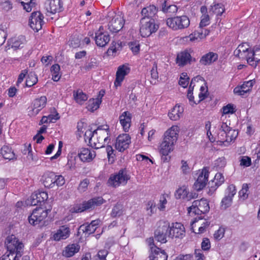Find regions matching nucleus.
Here are the masks:
<instances>
[{"instance_id": "nucleus-1", "label": "nucleus", "mask_w": 260, "mask_h": 260, "mask_svg": "<svg viewBox=\"0 0 260 260\" xmlns=\"http://www.w3.org/2000/svg\"><path fill=\"white\" fill-rule=\"evenodd\" d=\"M179 132V127L173 125L165 132L159 149V152L162 155H168L173 150V146L178 139Z\"/></svg>"}, {"instance_id": "nucleus-2", "label": "nucleus", "mask_w": 260, "mask_h": 260, "mask_svg": "<svg viewBox=\"0 0 260 260\" xmlns=\"http://www.w3.org/2000/svg\"><path fill=\"white\" fill-rule=\"evenodd\" d=\"M5 243L8 251L5 254H12L17 256V259L19 260L23 252V244L13 235L8 236Z\"/></svg>"}, {"instance_id": "nucleus-3", "label": "nucleus", "mask_w": 260, "mask_h": 260, "mask_svg": "<svg viewBox=\"0 0 260 260\" xmlns=\"http://www.w3.org/2000/svg\"><path fill=\"white\" fill-rule=\"evenodd\" d=\"M159 28L154 19L143 17L139 23V33L142 37H148L156 32Z\"/></svg>"}, {"instance_id": "nucleus-4", "label": "nucleus", "mask_w": 260, "mask_h": 260, "mask_svg": "<svg viewBox=\"0 0 260 260\" xmlns=\"http://www.w3.org/2000/svg\"><path fill=\"white\" fill-rule=\"evenodd\" d=\"M166 24L174 31L182 30L188 27L190 19L186 15L176 16L168 18Z\"/></svg>"}, {"instance_id": "nucleus-5", "label": "nucleus", "mask_w": 260, "mask_h": 260, "mask_svg": "<svg viewBox=\"0 0 260 260\" xmlns=\"http://www.w3.org/2000/svg\"><path fill=\"white\" fill-rule=\"evenodd\" d=\"M109 128L98 127L94 130V134L90 141V145L95 149H99L104 147L105 142L109 138Z\"/></svg>"}, {"instance_id": "nucleus-6", "label": "nucleus", "mask_w": 260, "mask_h": 260, "mask_svg": "<svg viewBox=\"0 0 260 260\" xmlns=\"http://www.w3.org/2000/svg\"><path fill=\"white\" fill-rule=\"evenodd\" d=\"M104 200L102 197L93 198L82 204L77 205L71 209L73 213L82 212L86 210L93 209L96 206H100L103 203Z\"/></svg>"}, {"instance_id": "nucleus-7", "label": "nucleus", "mask_w": 260, "mask_h": 260, "mask_svg": "<svg viewBox=\"0 0 260 260\" xmlns=\"http://www.w3.org/2000/svg\"><path fill=\"white\" fill-rule=\"evenodd\" d=\"M210 207L207 200L202 199L201 200H196L193 202L191 206L188 208V213L191 212L194 214L200 215L206 213L209 211Z\"/></svg>"}, {"instance_id": "nucleus-8", "label": "nucleus", "mask_w": 260, "mask_h": 260, "mask_svg": "<svg viewBox=\"0 0 260 260\" xmlns=\"http://www.w3.org/2000/svg\"><path fill=\"white\" fill-rule=\"evenodd\" d=\"M130 177L125 170H121L117 174L111 175L108 181L109 186L117 187L120 185H125Z\"/></svg>"}, {"instance_id": "nucleus-9", "label": "nucleus", "mask_w": 260, "mask_h": 260, "mask_svg": "<svg viewBox=\"0 0 260 260\" xmlns=\"http://www.w3.org/2000/svg\"><path fill=\"white\" fill-rule=\"evenodd\" d=\"M170 223L168 221H160L159 225L154 232V238L156 240L161 243H165L167 237L169 235Z\"/></svg>"}, {"instance_id": "nucleus-10", "label": "nucleus", "mask_w": 260, "mask_h": 260, "mask_svg": "<svg viewBox=\"0 0 260 260\" xmlns=\"http://www.w3.org/2000/svg\"><path fill=\"white\" fill-rule=\"evenodd\" d=\"M50 210H45L42 208H37L28 217L29 222L32 225H37L43 221L48 215Z\"/></svg>"}, {"instance_id": "nucleus-11", "label": "nucleus", "mask_w": 260, "mask_h": 260, "mask_svg": "<svg viewBox=\"0 0 260 260\" xmlns=\"http://www.w3.org/2000/svg\"><path fill=\"white\" fill-rule=\"evenodd\" d=\"M131 143V138L128 134H121L116 139L115 148L119 152H123L128 148Z\"/></svg>"}, {"instance_id": "nucleus-12", "label": "nucleus", "mask_w": 260, "mask_h": 260, "mask_svg": "<svg viewBox=\"0 0 260 260\" xmlns=\"http://www.w3.org/2000/svg\"><path fill=\"white\" fill-rule=\"evenodd\" d=\"M43 19L44 16L40 12H33L29 21L30 27L35 31H38L42 27Z\"/></svg>"}, {"instance_id": "nucleus-13", "label": "nucleus", "mask_w": 260, "mask_h": 260, "mask_svg": "<svg viewBox=\"0 0 260 260\" xmlns=\"http://www.w3.org/2000/svg\"><path fill=\"white\" fill-rule=\"evenodd\" d=\"M168 236L173 238H183L185 234V230L184 225L181 223H173L170 225Z\"/></svg>"}, {"instance_id": "nucleus-14", "label": "nucleus", "mask_w": 260, "mask_h": 260, "mask_svg": "<svg viewBox=\"0 0 260 260\" xmlns=\"http://www.w3.org/2000/svg\"><path fill=\"white\" fill-rule=\"evenodd\" d=\"M245 58L241 59H245L249 65L255 67L260 60V48L254 47L253 50L249 49L246 54Z\"/></svg>"}, {"instance_id": "nucleus-15", "label": "nucleus", "mask_w": 260, "mask_h": 260, "mask_svg": "<svg viewBox=\"0 0 260 260\" xmlns=\"http://www.w3.org/2000/svg\"><path fill=\"white\" fill-rule=\"evenodd\" d=\"M47 103V98L45 96H42L40 98L36 99L32 103V106L28 111V115L30 116H35L43 109Z\"/></svg>"}, {"instance_id": "nucleus-16", "label": "nucleus", "mask_w": 260, "mask_h": 260, "mask_svg": "<svg viewBox=\"0 0 260 260\" xmlns=\"http://www.w3.org/2000/svg\"><path fill=\"white\" fill-rule=\"evenodd\" d=\"M124 19L120 15H115L109 22L108 29L112 32H117L123 27Z\"/></svg>"}, {"instance_id": "nucleus-17", "label": "nucleus", "mask_w": 260, "mask_h": 260, "mask_svg": "<svg viewBox=\"0 0 260 260\" xmlns=\"http://www.w3.org/2000/svg\"><path fill=\"white\" fill-rule=\"evenodd\" d=\"M209 171L208 169L204 168L199 174L193 186L197 190H200L203 189L206 185L209 177Z\"/></svg>"}, {"instance_id": "nucleus-18", "label": "nucleus", "mask_w": 260, "mask_h": 260, "mask_svg": "<svg viewBox=\"0 0 260 260\" xmlns=\"http://www.w3.org/2000/svg\"><path fill=\"white\" fill-rule=\"evenodd\" d=\"M236 193V187L233 184L230 185L225 191V195L221 201V206L224 209H226L231 206L232 203L233 198Z\"/></svg>"}, {"instance_id": "nucleus-19", "label": "nucleus", "mask_w": 260, "mask_h": 260, "mask_svg": "<svg viewBox=\"0 0 260 260\" xmlns=\"http://www.w3.org/2000/svg\"><path fill=\"white\" fill-rule=\"evenodd\" d=\"M80 159L84 162H91L95 157V151L91 149L82 148L78 152Z\"/></svg>"}, {"instance_id": "nucleus-20", "label": "nucleus", "mask_w": 260, "mask_h": 260, "mask_svg": "<svg viewBox=\"0 0 260 260\" xmlns=\"http://www.w3.org/2000/svg\"><path fill=\"white\" fill-rule=\"evenodd\" d=\"M45 9L47 13L55 14L62 11V4L61 0H47L45 4Z\"/></svg>"}, {"instance_id": "nucleus-21", "label": "nucleus", "mask_w": 260, "mask_h": 260, "mask_svg": "<svg viewBox=\"0 0 260 260\" xmlns=\"http://www.w3.org/2000/svg\"><path fill=\"white\" fill-rule=\"evenodd\" d=\"M129 68L125 65L120 66L118 67L116 72V77L114 82L116 87L120 86L124 77L129 72Z\"/></svg>"}, {"instance_id": "nucleus-22", "label": "nucleus", "mask_w": 260, "mask_h": 260, "mask_svg": "<svg viewBox=\"0 0 260 260\" xmlns=\"http://www.w3.org/2000/svg\"><path fill=\"white\" fill-rule=\"evenodd\" d=\"M102 27L95 33V41L96 45L100 47L105 46L110 41L109 35L101 31Z\"/></svg>"}, {"instance_id": "nucleus-23", "label": "nucleus", "mask_w": 260, "mask_h": 260, "mask_svg": "<svg viewBox=\"0 0 260 260\" xmlns=\"http://www.w3.org/2000/svg\"><path fill=\"white\" fill-rule=\"evenodd\" d=\"M255 81L254 80H250L248 81L244 82L240 86H237L234 89V92L239 95H243L251 90L253 84Z\"/></svg>"}, {"instance_id": "nucleus-24", "label": "nucleus", "mask_w": 260, "mask_h": 260, "mask_svg": "<svg viewBox=\"0 0 260 260\" xmlns=\"http://www.w3.org/2000/svg\"><path fill=\"white\" fill-rule=\"evenodd\" d=\"M25 42V38L23 36L12 38L8 41L9 48H11L13 50L21 48L23 47Z\"/></svg>"}, {"instance_id": "nucleus-25", "label": "nucleus", "mask_w": 260, "mask_h": 260, "mask_svg": "<svg viewBox=\"0 0 260 260\" xmlns=\"http://www.w3.org/2000/svg\"><path fill=\"white\" fill-rule=\"evenodd\" d=\"M132 114L128 111L123 112L119 117L121 125L124 132H128L131 126Z\"/></svg>"}, {"instance_id": "nucleus-26", "label": "nucleus", "mask_w": 260, "mask_h": 260, "mask_svg": "<svg viewBox=\"0 0 260 260\" xmlns=\"http://www.w3.org/2000/svg\"><path fill=\"white\" fill-rule=\"evenodd\" d=\"M70 235V230L68 226H60L57 230L56 232L53 235V239L55 241L66 239Z\"/></svg>"}, {"instance_id": "nucleus-27", "label": "nucleus", "mask_w": 260, "mask_h": 260, "mask_svg": "<svg viewBox=\"0 0 260 260\" xmlns=\"http://www.w3.org/2000/svg\"><path fill=\"white\" fill-rule=\"evenodd\" d=\"M168 256L164 250H161L157 247H151L149 255L150 260H167Z\"/></svg>"}, {"instance_id": "nucleus-28", "label": "nucleus", "mask_w": 260, "mask_h": 260, "mask_svg": "<svg viewBox=\"0 0 260 260\" xmlns=\"http://www.w3.org/2000/svg\"><path fill=\"white\" fill-rule=\"evenodd\" d=\"M191 60V57L190 53L185 50L178 54L176 58V63L180 67H182L188 63H190Z\"/></svg>"}, {"instance_id": "nucleus-29", "label": "nucleus", "mask_w": 260, "mask_h": 260, "mask_svg": "<svg viewBox=\"0 0 260 260\" xmlns=\"http://www.w3.org/2000/svg\"><path fill=\"white\" fill-rule=\"evenodd\" d=\"M176 198L178 199H186L190 200L192 199L196 198L197 196L196 193H189L188 189L185 186H182L178 188L175 193Z\"/></svg>"}, {"instance_id": "nucleus-30", "label": "nucleus", "mask_w": 260, "mask_h": 260, "mask_svg": "<svg viewBox=\"0 0 260 260\" xmlns=\"http://www.w3.org/2000/svg\"><path fill=\"white\" fill-rule=\"evenodd\" d=\"M218 59V55L216 53L210 52L202 56L199 62L204 66L209 65Z\"/></svg>"}, {"instance_id": "nucleus-31", "label": "nucleus", "mask_w": 260, "mask_h": 260, "mask_svg": "<svg viewBox=\"0 0 260 260\" xmlns=\"http://www.w3.org/2000/svg\"><path fill=\"white\" fill-rule=\"evenodd\" d=\"M224 181L223 176L220 173L216 174L213 180L209 183L210 191H214Z\"/></svg>"}, {"instance_id": "nucleus-32", "label": "nucleus", "mask_w": 260, "mask_h": 260, "mask_svg": "<svg viewBox=\"0 0 260 260\" xmlns=\"http://www.w3.org/2000/svg\"><path fill=\"white\" fill-rule=\"evenodd\" d=\"M55 174L52 172L45 173L42 176L43 183L45 187L52 188L54 187Z\"/></svg>"}, {"instance_id": "nucleus-33", "label": "nucleus", "mask_w": 260, "mask_h": 260, "mask_svg": "<svg viewBox=\"0 0 260 260\" xmlns=\"http://www.w3.org/2000/svg\"><path fill=\"white\" fill-rule=\"evenodd\" d=\"M80 249V246L77 244H72L68 245L66 247L62 252L63 256L67 257L73 256L75 253H77Z\"/></svg>"}, {"instance_id": "nucleus-34", "label": "nucleus", "mask_w": 260, "mask_h": 260, "mask_svg": "<svg viewBox=\"0 0 260 260\" xmlns=\"http://www.w3.org/2000/svg\"><path fill=\"white\" fill-rule=\"evenodd\" d=\"M249 49V45L247 43H242L234 51V54L240 59L245 58L246 54Z\"/></svg>"}, {"instance_id": "nucleus-35", "label": "nucleus", "mask_w": 260, "mask_h": 260, "mask_svg": "<svg viewBox=\"0 0 260 260\" xmlns=\"http://www.w3.org/2000/svg\"><path fill=\"white\" fill-rule=\"evenodd\" d=\"M183 109L180 106L176 105L168 113V116L172 120H178L182 116Z\"/></svg>"}, {"instance_id": "nucleus-36", "label": "nucleus", "mask_w": 260, "mask_h": 260, "mask_svg": "<svg viewBox=\"0 0 260 260\" xmlns=\"http://www.w3.org/2000/svg\"><path fill=\"white\" fill-rule=\"evenodd\" d=\"M202 78L200 76H197L196 77L192 79L187 94V97L189 100V103L191 106L198 104L197 100H194V97L193 96V89L194 85L192 86L194 81L198 80V79H201Z\"/></svg>"}, {"instance_id": "nucleus-37", "label": "nucleus", "mask_w": 260, "mask_h": 260, "mask_svg": "<svg viewBox=\"0 0 260 260\" xmlns=\"http://www.w3.org/2000/svg\"><path fill=\"white\" fill-rule=\"evenodd\" d=\"M157 13L156 8L154 5H150L147 7L144 8L141 11L143 17L153 19V17Z\"/></svg>"}, {"instance_id": "nucleus-38", "label": "nucleus", "mask_w": 260, "mask_h": 260, "mask_svg": "<svg viewBox=\"0 0 260 260\" xmlns=\"http://www.w3.org/2000/svg\"><path fill=\"white\" fill-rule=\"evenodd\" d=\"M0 152L5 159L11 160L15 158V153L8 146H4L1 148Z\"/></svg>"}, {"instance_id": "nucleus-39", "label": "nucleus", "mask_w": 260, "mask_h": 260, "mask_svg": "<svg viewBox=\"0 0 260 260\" xmlns=\"http://www.w3.org/2000/svg\"><path fill=\"white\" fill-rule=\"evenodd\" d=\"M161 10L168 14H173L177 12L178 8L176 5H171L166 1H164L161 5Z\"/></svg>"}, {"instance_id": "nucleus-40", "label": "nucleus", "mask_w": 260, "mask_h": 260, "mask_svg": "<svg viewBox=\"0 0 260 260\" xmlns=\"http://www.w3.org/2000/svg\"><path fill=\"white\" fill-rule=\"evenodd\" d=\"M73 96L76 102L81 105L88 99L87 95L80 89L74 91L73 92Z\"/></svg>"}, {"instance_id": "nucleus-41", "label": "nucleus", "mask_w": 260, "mask_h": 260, "mask_svg": "<svg viewBox=\"0 0 260 260\" xmlns=\"http://www.w3.org/2000/svg\"><path fill=\"white\" fill-rule=\"evenodd\" d=\"M229 126L226 123H222L219 132L218 134V139L221 142H226V132L228 130Z\"/></svg>"}, {"instance_id": "nucleus-42", "label": "nucleus", "mask_w": 260, "mask_h": 260, "mask_svg": "<svg viewBox=\"0 0 260 260\" xmlns=\"http://www.w3.org/2000/svg\"><path fill=\"white\" fill-rule=\"evenodd\" d=\"M202 218L195 219L194 220L191 222V230L195 234H202L203 233V226H201Z\"/></svg>"}, {"instance_id": "nucleus-43", "label": "nucleus", "mask_w": 260, "mask_h": 260, "mask_svg": "<svg viewBox=\"0 0 260 260\" xmlns=\"http://www.w3.org/2000/svg\"><path fill=\"white\" fill-rule=\"evenodd\" d=\"M102 102L99 98L90 99L88 102L87 108L89 111L93 112L97 110Z\"/></svg>"}, {"instance_id": "nucleus-44", "label": "nucleus", "mask_w": 260, "mask_h": 260, "mask_svg": "<svg viewBox=\"0 0 260 260\" xmlns=\"http://www.w3.org/2000/svg\"><path fill=\"white\" fill-rule=\"evenodd\" d=\"M60 69V66L58 64H55L51 67L52 79L54 81H58L60 79L61 76Z\"/></svg>"}, {"instance_id": "nucleus-45", "label": "nucleus", "mask_w": 260, "mask_h": 260, "mask_svg": "<svg viewBox=\"0 0 260 260\" xmlns=\"http://www.w3.org/2000/svg\"><path fill=\"white\" fill-rule=\"evenodd\" d=\"M183 40L186 42H196L200 41L202 39L200 36L199 30H196L188 36L185 37Z\"/></svg>"}, {"instance_id": "nucleus-46", "label": "nucleus", "mask_w": 260, "mask_h": 260, "mask_svg": "<svg viewBox=\"0 0 260 260\" xmlns=\"http://www.w3.org/2000/svg\"><path fill=\"white\" fill-rule=\"evenodd\" d=\"M81 38L79 35H75L71 37L69 41V44L73 48H77L80 46Z\"/></svg>"}, {"instance_id": "nucleus-47", "label": "nucleus", "mask_w": 260, "mask_h": 260, "mask_svg": "<svg viewBox=\"0 0 260 260\" xmlns=\"http://www.w3.org/2000/svg\"><path fill=\"white\" fill-rule=\"evenodd\" d=\"M38 82V78L36 74L30 73L26 80L25 84L27 87H31Z\"/></svg>"}, {"instance_id": "nucleus-48", "label": "nucleus", "mask_w": 260, "mask_h": 260, "mask_svg": "<svg viewBox=\"0 0 260 260\" xmlns=\"http://www.w3.org/2000/svg\"><path fill=\"white\" fill-rule=\"evenodd\" d=\"M226 142L230 143L236 139L237 137L238 133L235 129H232L229 126L228 130L226 131Z\"/></svg>"}, {"instance_id": "nucleus-49", "label": "nucleus", "mask_w": 260, "mask_h": 260, "mask_svg": "<svg viewBox=\"0 0 260 260\" xmlns=\"http://www.w3.org/2000/svg\"><path fill=\"white\" fill-rule=\"evenodd\" d=\"M146 209L147 211V214L149 216H151L155 213L156 211V205L153 201H149L146 204Z\"/></svg>"}, {"instance_id": "nucleus-50", "label": "nucleus", "mask_w": 260, "mask_h": 260, "mask_svg": "<svg viewBox=\"0 0 260 260\" xmlns=\"http://www.w3.org/2000/svg\"><path fill=\"white\" fill-rule=\"evenodd\" d=\"M97 227H93V225L90 224H83L80 226V229L82 230L83 233H85L87 234H91L93 233Z\"/></svg>"}, {"instance_id": "nucleus-51", "label": "nucleus", "mask_w": 260, "mask_h": 260, "mask_svg": "<svg viewBox=\"0 0 260 260\" xmlns=\"http://www.w3.org/2000/svg\"><path fill=\"white\" fill-rule=\"evenodd\" d=\"M226 165V159L224 157H219L215 160L213 165L214 168L216 170L220 169Z\"/></svg>"}, {"instance_id": "nucleus-52", "label": "nucleus", "mask_w": 260, "mask_h": 260, "mask_svg": "<svg viewBox=\"0 0 260 260\" xmlns=\"http://www.w3.org/2000/svg\"><path fill=\"white\" fill-rule=\"evenodd\" d=\"M123 213L122 207L120 204H116L112 209L111 215L112 217H115L120 216Z\"/></svg>"}, {"instance_id": "nucleus-53", "label": "nucleus", "mask_w": 260, "mask_h": 260, "mask_svg": "<svg viewBox=\"0 0 260 260\" xmlns=\"http://www.w3.org/2000/svg\"><path fill=\"white\" fill-rule=\"evenodd\" d=\"M35 197L37 198L40 203L46 201L48 198L47 193L45 191H40L34 193V198Z\"/></svg>"}, {"instance_id": "nucleus-54", "label": "nucleus", "mask_w": 260, "mask_h": 260, "mask_svg": "<svg viewBox=\"0 0 260 260\" xmlns=\"http://www.w3.org/2000/svg\"><path fill=\"white\" fill-rule=\"evenodd\" d=\"M21 4L23 7L24 9L27 12H29L31 11L32 8L35 7L36 2L35 1H31L29 2H21Z\"/></svg>"}, {"instance_id": "nucleus-55", "label": "nucleus", "mask_w": 260, "mask_h": 260, "mask_svg": "<svg viewBox=\"0 0 260 260\" xmlns=\"http://www.w3.org/2000/svg\"><path fill=\"white\" fill-rule=\"evenodd\" d=\"M248 185L247 184L245 183L243 184L242 188L239 191V196L243 200H245L248 198Z\"/></svg>"}, {"instance_id": "nucleus-56", "label": "nucleus", "mask_w": 260, "mask_h": 260, "mask_svg": "<svg viewBox=\"0 0 260 260\" xmlns=\"http://www.w3.org/2000/svg\"><path fill=\"white\" fill-rule=\"evenodd\" d=\"M189 77H187L186 73H182L179 81V84L183 88L187 86L189 83Z\"/></svg>"}, {"instance_id": "nucleus-57", "label": "nucleus", "mask_w": 260, "mask_h": 260, "mask_svg": "<svg viewBox=\"0 0 260 260\" xmlns=\"http://www.w3.org/2000/svg\"><path fill=\"white\" fill-rule=\"evenodd\" d=\"M129 47L132 52L136 54L140 50V44L138 42H132L128 44Z\"/></svg>"}, {"instance_id": "nucleus-58", "label": "nucleus", "mask_w": 260, "mask_h": 260, "mask_svg": "<svg viewBox=\"0 0 260 260\" xmlns=\"http://www.w3.org/2000/svg\"><path fill=\"white\" fill-rule=\"evenodd\" d=\"M212 9L214 13L217 15H221L224 11V8L221 4L215 5Z\"/></svg>"}, {"instance_id": "nucleus-59", "label": "nucleus", "mask_w": 260, "mask_h": 260, "mask_svg": "<svg viewBox=\"0 0 260 260\" xmlns=\"http://www.w3.org/2000/svg\"><path fill=\"white\" fill-rule=\"evenodd\" d=\"M201 92L199 94V100H197V103H200L201 101L204 100L207 96L208 90L204 86H201L200 88Z\"/></svg>"}, {"instance_id": "nucleus-60", "label": "nucleus", "mask_w": 260, "mask_h": 260, "mask_svg": "<svg viewBox=\"0 0 260 260\" xmlns=\"http://www.w3.org/2000/svg\"><path fill=\"white\" fill-rule=\"evenodd\" d=\"M210 18L208 14H204L201 17V20L200 23V27L206 26L209 24Z\"/></svg>"}, {"instance_id": "nucleus-61", "label": "nucleus", "mask_w": 260, "mask_h": 260, "mask_svg": "<svg viewBox=\"0 0 260 260\" xmlns=\"http://www.w3.org/2000/svg\"><path fill=\"white\" fill-rule=\"evenodd\" d=\"M151 78L154 80L155 83V80L158 78V74L157 72V67L155 62L154 63L153 67L150 71Z\"/></svg>"}, {"instance_id": "nucleus-62", "label": "nucleus", "mask_w": 260, "mask_h": 260, "mask_svg": "<svg viewBox=\"0 0 260 260\" xmlns=\"http://www.w3.org/2000/svg\"><path fill=\"white\" fill-rule=\"evenodd\" d=\"M54 180V186H61L63 185L65 183V180L63 176L61 175L56 176L55 175Z\"/></svg>"}, {"instance_id": "nucleus-63", "label": "nucleus", "mask_w": 260, "mask_h": 260, "mask_svg": "<svg viewBox=\"0 0 260 260\" xmlns=\"http://www.w3.org/2000/svg\"><path fill=\"white\" fill-rule=\"evenodd\" d=\"M225 230L223 228H219L214 234V238L217 240H219L222 239L224 235Z\"/></svg>"}, {"instance_id": "nucleus-64", "label": "nucleus", "mask_w": 260, "mask_h": 260, "mask_svg": "<svg viewBox=\"0 0 260 260\" xmlns=\"http://www.w3.org/2000/svg\"><path fill=\"white\" fill-rule=\"evenodd\" d=\"M88 184L89 180L88 179L83 180L79 184L78 189L80 192H84L87 189Z\"/></svg>"}]
</instances>
